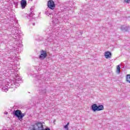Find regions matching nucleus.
<instances>
[{"label": "nucleus", "instance_id": "nucleus-1", "mask_svg": "<svg viewBox=\"0 0 130 130\" xmlns=\"http://www.w3.org/2000/svg\"><path fill=\"white\" fill-rule=\"evenodd\" d=\"M9 38H13L15 41H18L19 43L22 41V36H21V30L19 27L13 26V29L11 30V36L9 35Z\"/></svg>", "mask_w": 130, "mask_h": 130}, {"label": "nucleus", "instance_id": "nucleus-2", "mask_svg": "<svg viewBox=\"0 0 130 130\" xmlns=\"http://www.w3.org/2000/svg\"><path fill=\"white\" fill-rule=\"evenodd\" d=\"M30 130H50V129L48 128L44 129L42 123L38 122L35 124L31 125Z\"/></svg>", "mask_w": 130, "mask_h": 130}, {"label": "nucleus", "instance_id": "nucleus-3", "mask_svg": "<svg viewBox=\"0 0 130 130\" xmlns=\"http://www.w3.org/2000/svg\"><path fill=\"white\" fill-rule=\"evenodd\" d=\"M0 86L2 87V91L4 92H7L8 91L9 89L14 88V85L11 83H7L6 84H5L3 81H0Z\"/></svg>", "mask_w": 130, "mask_h": 130}, {"label": "nucleus", "instance_id": "nucleus-4", "mask_svg": "<svg viewBox=\"0 0 130 130\" xmlns=\"http://www.w3.org/2000/svg\"><path fill=\"white\" fill-rule=\"evenodd\" d=\"M45 14L46 15H47V16L50 17V18H51V17H52V22L54 24V25H56L57 24H58V23H59V17H53V15L51 13H50L48 11H46L45 12Z\"/></svg>", "mask_w": 130, "mask_h": 130}, {"label": "nucleus", "instance_id": "nucleus-5", "mask_svg": "<svg viewBox=\"0 0 130 130\" xmlns=\"http://www.w3.org/2000/svg\"><path fill=\"white\" fill-rule=\"evenodd\" d=\"M13 114L16 116L20 121H22L23 117L25 116V114L22 113L21 110H16L13 112Z\"/></svg>", "mask_w": 130, "mask_h": 130}, {"label": "nucleus", "instance_id": "nucleus-6", "mask_svg": "<svg viewBox=\"0 0 130 130\" xmlns=\"http://www.w3.org/2000/svg\"><path fill=\"white\" fill-rule=\"evenodd\" d=\"M14 80H15V81L14 82V84L12 85H14V87L17 88V87H19V86H20V83H21V80H22V79L17 75H15L14 77Z\"/></svg>", "mask_w": 130, "mask_h": 130}, {"label": "nucleus", "instance_id": "nucleus-7", "mask_svg": "<svg viewBox=\"0 0 130 130\" xmlns=\"http://www.w3.org/2000/svg\"><path fill=\"white\" fill-rule=\"evenodd\" d=\"M48 7L49 8L47 9L46 12H48V10H49V9H50L51 10H53L54 9V2L50 0L48 2Z\"/></svg>", "mask_w": 130, "mask_h": 130}, {"label": "nucleus", "instance_id": "nucleus-8", "mask_svg": "<svg viewBox=\"0 0 130 130\" xmlns=\"http://www.w3.org/2000/svg\"><path fill=\"white\" fill-rule=\"evenodd\" d=\"M35 14H34V12L32 11V8H30V13L29 15L27 16V18L28 20H33V21H35L34 15Z\"/></svg>", "mask_w": 130, "mask_h": 130}, {"label": "nucleus", "instance_id": "nucleus-9", "mask_svg": "<svg viewBox=\"0 0 130 130\" xmlns=\"http://www.w3.org/2000/svg\"><path fill=\"white\" fill-rule=\"evenodd\" d=\"M46 56H47L46 51L42 50V51H41V55L39 56V58H40V59H43L44 58H45Z\"/></svg>", "mask_w": 130, "mask_h": 130}, {"label": "nucleus", "instance_id": "nucleus-10", "mask_svg": "<svg viewBox=\"0 0 130 130\" xmlns=\"http://www.w3.org/2000/svg\"><path fill=\"white\" fill-rule=\"evenodd\" d=\"M21 9H25L27 6V1L26 0H21L20 2Z\"/></svg>", "mask_w": 130, "mask_h": 130}, {"label": "nucleus", "instance_id": "nucleus-11", "mask_svg": "<svg viewBox=\"0 0 130 130\" xmlns=\"http://www.w3.org/2000/svg\"><path fill=\"white\" fill-rule=\"evenodd\" d=\"M112 54L110 51H106L105 52V57L106 58H110L111 57Z\"/></svg>", "mask_w": 130, "mask_h": 130}, {"label": "nucleus", "instance_id": "nucleus-12", "mask_svg": "<svg viewBox=\"0 0 130 130\" xmlns=\"http://www.w3.org/2000/svg\"><path fill=\"white\" fill-rule=\"evenodd\" d=\"M98 107V106H97V105L94 104L91 106V109L93 111H97Z\"/></svg>", "mask_w": 130, "mask_h": 130}, {"label": "nucleus", "instance_id": "nucleus-13", "mask_svg": "<svg viewBox=\"0 0 130 130\" xmlns=\"http://www.w3.org/2000/svg\"><path fill=\"white\" fill-rule=\"evenodd\" d=\"M121 29L123 32H126V31H128V27L127 26H122L121 27Z\"/></svg>", "mask_w": 130, "mask_h": 130}, {"label": "nucleus", "instance_id": "nucleus-14", "mask_svg": "<svg viewBox=\"0 0 130 130\" xmlns=\"http://www.w3.org/2000/svg\"><path fill=\"white\" fill-rule=\"evenodd\" d=\"M116 73L118 75H119L120 74V65L119 64L117 66L116 68Z\"/></svg>", "mask_w": 130, "mask_h": 130}, {"label": "nucleus", "instance_id": "nucleus-15", "mask_svg": "<svg viewBox=\"0 0 130 130\" xmlns=\"http://www.w3.org/2000/svg\"><path fill=\"white\" fill-rule=\"evenodd\" d=\"M103 109H104V107L103 106V105H101L98 106L97 111H101V110H103Z\"/></svg>", "mask_w": 130, "mask_h": 130}, {"label": "nucleus", "instance_id": "nucleus-16", "mask_svg": "<svg viewBox=\"0 0 130 130\" xmlns=\"http://www.w3.org/2000/svg\"><path fill=\"white\" fill-rule=\"evenodd\" d=\"M126 81L130 83V75H127L126 76Z\"/></svg>", "mask_w": 130, "mask_h": 130}, {"label": "nucleus", "instance_id": "nucleus-17", "mask_svg": "<svg viewBox=\"0 0 130 130\" xmlns=\"http://www.w3.org/2000/svg\"><path fill=\"white\" fill-rule=\"evenodd\" d=\"M124 2L126 3V4H129L130 0H124Z\"/></svg>", "mask_w": 130, "mask_h": 130}, {"label": "nucleus", "instance_id": "nucleus-18", "mask_svg": "<svg viewBox=\"0 0 130 130\" xmlns=\"http://www.w3.org/2000/svg\"><path fill=\"white\" fill-rule=\"evenodd\" d=\"M50 38H51V36H50L48 39V41H50V42H51L52 41V40H50Z\"/></svg>", "mask_w": 130, "mask_h": 130}, {"label": "nucleus", "instance_id": "nucleus-19", "mask_svg": "<svg viewBox=\"0 0 130 130\" xmlns=\"http://www.w3.org/2000/svg\"><path fill=\"white\" fill-rule=\"evenodd\" d=\"M68 126H69L66 125H64V128H66V129L69 130V128H68Z\"/></svg>", "mask_w": 130, "mask_h": 130}, {"label": "nucleus", "instance_id": "nucleus-20", "mask_svg": "<svg viewBox=\"0 0 130 130\" xmlns=\"http://www.w3.org/2000/svg\"><path fill=\"white\" fill-rule=\"evenodd\" d=\"M11 73H12L11 74H14V73H15V70H12V71H11Z\"/></svg>", "mask_w": 130, "mask_h": 130}, {"label": "nucleus", "instance_id": "nucleus-21", "mask_svg": "<svg viewBox=\"0 0 130 130\" xmlns=\"http://www.w3.org/2000/svg\"><path fill=\"white\" fill-rule=\"evenodd\" d=\"M68 126H69V125H70V123L69 122H68V123H67V124H66Z\"/></svg>", "mask_w": 130, "mask_h": 130}, {"label": "nucleus", "instance_id": "nucleus-22", "mask_svg": "<svg viewBox=\"0 0 130 130\" xmlns=\"http://www.w3.org/2000/svg\"><path fill=\"white\" fill-rule=\"evenodd\" d=\"M32 25H33V26H35V23H32Z\"/></svg>", "mask_w": 130, "mask_h": 130}, {"label": "nucleus", "instance_id": "nucleus-23", "mask_svg": "<svg viewBox=\"0 0 130 130\" xmlns=\"http://www.w3.org/2000/svg\"><path fill=\"white\" fill-rule=\"evenodd\" d=\"M5 114H8V112H5Z\"/></svg>", "mask_w": 130, "mask_h": 130}, {"label": "nucleus", "instance_id": "nucleus-24", "mask_svg": "<svg viewBox=\"0 0 130 130\" xmlns=\"http://www.w3.org/2000/svg\"><path fill=\"white\" fill-rule=\"evenodd\" d=\"M55 36H57V35H56V34H55Z\"/></svg>", "mask_w": 130, "mask_h": 130}, {"label": "nucleus", "instance_id": "nucleus-25", "mask_svg": "<svg viewBox=\"0 0 130 130\" xmlns=\"http://www.w3.org/2000/svg\"><path fill=\"white\" fill-rule=\"evenodd\" d=\"M30 1H32V0H30Z\"/></svg>", "mask_w": 130, "mask_h": 130}]
</instances>
